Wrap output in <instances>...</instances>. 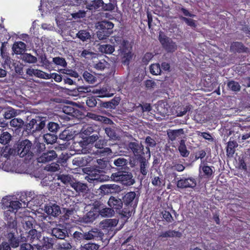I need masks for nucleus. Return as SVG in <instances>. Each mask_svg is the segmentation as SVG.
<instances>
[{"instance_id":"nucleus-1","label":"nucleus","mask_w":250,"mask_h":250,"mask_svg":"<svg viewBox=\"0 0 250 250\" xmlns=\"http://www.w3.org/2000/svg\"><path fill=\"white\" fill-rule=\"evenodd\" d=\"M28 239L30 237L31 243L38 250H47L52 248L54 241L52 238L48 237H43L40 240L37 237V231L36 229H31L28 231Z\"/></svg>"},{"instance_id":"nucleus-2","label":"nucleus","mask_w":250,"mask_h":250,"mask_svg":"<svg viewBox=\"0 0 250 250\" xmlns=\"http://www.w3.org/2000/svg\"><path fill=\"white\" fill-rule=\"evenodd\" d=\"M32 143L29 140L25 139L19 141L15 144L12 148L11 153L17 154L21 157H25L26 159L32 158Z\"/></svg>"},{"instance_id":"nucleus-3","label":"nucleus","mask_w":250,"mask_h":250,"mask_svg":"<svg viewBox=\"0 0 250 250\" xmlns=\"http://www.w3.org/2000/svg\"><path fill=\"white\" fill-rule=\"evenodd\" d=\"M122 201L124 206V213L127 218L130 217L132 213L134 212L138 204V199L134 191L126 193L122 197Z\"/></svg>"},{"instance_id":"nucleus-4","label":"nucleus","mask_w":250,"mask_h":250,"mask_svg":"<svg viewBox=\"0 0 250 250\" xmlns=\"http://www.w3.org/2000/svg\"><path fill=\"white\" fill-rule=\"evenodd\" d=\"M99 129V126L95 125L88 124L83 127L81 132L86 136L85 138L87 144H92L98 140Z\"/></svg>"},{"instance_id":"nucleus-5","label":"nucleus","mask_w":250,"mask_h":250,"mask_svg":"<svg viewBox=\"0 0 250 250\" xmlns=\"http://www.w3.org/2000/svg\"><path fill=\"white\" fill-rule=\"evenodd\" d=\"M85 171L87 174L88 180L90 182H102L108 180L109 176L106 175L103 170L93 167H86Z\"/></svg>"},{"instance_id":"nucleus-6","label":"nucleus","mask_w":250,"mask_h":250,"mask_svg":"<svg viewBox=\"0 0 250 250\" xmlns=\"http://www.w3.org/2000/svg\"><path fill=\"white\" fill-rule=\"evenodd\" d=\"M111 178L114 181L120 182L126 186H131L135 183L132 173L125 170H119L112 173Z\"/></svg>"},{"instance_id":"nucleus-7","label":"nucleus","mask_w":250,"mask_h":250,"mask_svg":"<svg viewBox=\"0 0 250 250\" xmlns=\"http://www.w3.org/2000/svg\"><path fill=\"white\" fill-rule=\"evenodd\" d=\"M46 122L45 118L36 116L27 124L25 125V129L26 131L32 133L40 131L45 127Z\"/></svg>"},{"instance_id":"nucleus-8","label":"nucleus","mask_w":250,"mask_h":250,"mask_svg":"<svg viewBox=\"0 0 250 250\" xmlns=\"http://www.w3.org/2000/svg\"><path fill=\"white\" fill-rule=\"evenodd\" d=\"M158 40L163 48L168 53H173L177 49V45L175 42L167 36L162 31L159 33Z\"/></svg>"},{"instance_id":"nucleus-9","label":"nucleus","mask_w":250,"mask_h":250,"mask_svg":"<svg viewBox=\"0 0 250 250\" xmlns=\"http://www.w3.org/2000/svg\"><path fill=\"white\" fill-rule=\"evenodd\" d=\"M107 203L111 209H113L115 212L118 213L122 217L127 218V215H125L124 212V206L122 199L114 196H111Z\"/></svg>"},{"instance_id":"nucleus-10","label":"nucleus","mask_w":250,"mask_h":250,"mask_svg":"<svg viewBox=\"0 0 250 250\" xmlns=\"http://www.w3.org/2000/svg\"><path fill=\"white\" fill-rule=\"evenodd\" d=\"M128 150H130L134 154L133 160H137L145 157L144 146L139 142H131L127 145Z\"/></svg>"},{"instance_id":"nucleus-11","label":"nucleus","mask_w":250,"mask_h":250,"mask_svg":"<svg viewBox=\"0 0 250 250\" xmlns=\"http://www.w3.org/2000/svg\"><path fill=\"white\" fill-rule=\"evenodd\" d=\"M4 219L7 222V230L16 231L17 229V221L16 214L14 212L5 211Z\"/></svg>"},{"instance_id":"nucleus-12","label":"nucleus","mask_w":250,"mask_h":250,"mask_svg":"<svg viewBox=\"0 0 250 250\" xmlns=\"http://www.w3.org/2000/svg\"><path fill=\"white\" fill-rule=\"evenodd\" d=\"M95 147L97 148L95 154L99 156H105L110 153L111 150L110 148L105 147L107 142L104 139H100L95 141Z\"/></svg>"},{"instance_id":"nucleus-13","label":"nucleus","mask_w":250,"mask_h":250,"mask_svg":"<svg viewBox=\"0 0 250 250\" xmlns=\"http://www.w3.org/2000/svg\"><path fill=\"white\" fill-rule=\"evenodd\" d=\"M230 51L234 54H249L250 49L247 47L242 42H233L230 45Z\"/></svg>"},{"instance_id":"nucleus-14","label":"nucleus","mask_w":250,"mask_h":250,"mask_svg":"<svg viewBox=\"0 0 250 250\" xmlns=\"http://www.w3.org/2000/svg\"><path fill=\"white\" fill-rule=\"evenodd\" d=\"M130 165L132 167L138 165L140 166V173L143 176V178H145L148 173V163L145 157L140 158L137 160L130 161Z\"/></svg>"},{"instance_id":"nucleus-15","label":"nucleus","mask_w":250,"mask_h":250,"mask_svg":"<svg viewBox=\"0 0 250 250\" xmlns=\"http://www.w3.org/2000/svg\"><path fill=\"white\" fill-rule=\"evenodd\" d=\"M2 201L3 208L5 210V211L14 212L16 214L18 209L21 206V204L19 201H9L8 199L3 198Z\"/></svg>"},{"instance_id":"nucleus-16","label":"nucleus","mask_w":250,"mask_h":250,"mask_svg":"<svg viewBox=\"0 0 250 250\" xmlns=\"http://www.w3.org/2000/svg\"><path fill=\"white\" fill-rule=\"evenodd\" d=\"M57 157L56 151L52 150L43 152L37 159L40 163H46L54 160Z\"/></svg>"},{"instance_id":"nucleus-17","label":"nucleus","mask_w":250,"mask_h":250,"mask_svg":"<svg viewBox=\"0 0 250 250\" xmlns=\"http://www.w3.org/2000/svg\"><path fill=\"white\" fill-rule=\"evenodd\" d=\"M150 179L152 185L157 188L162 189L165 186V179L160 172L158 173V175H153L151 173Z\"/></svg>"},{"instance_id":"nucleus-18","label":"nucleus","mask_w":250,"mask_h":250,"mask_svg":"<svg viewBox=\"0 0 250 250\" xmlns=\"http://www.w3.org/2000/svg\"><path fill=\"white\" fill-rule=\"evenodd\" d=\"M196 186V181L192 178L181 179L177 181V186L179 188H193Z\"/></svg>"},{"instance_id":"nucleus-19","label":"nucleus","mask_w":250,"mask_h":250,"mask_svg":"<svg viewBox=\"0 0 250 250\" xmlns=\"http://www.w3.org/2000/svg\"><path fill=\"white\" fill-rule=\"evenodd\" d=\"M52 234L58 239H64L68 234L66 228L63 226L58 225L56 228L52 229Z\"/></svg>"},{"instance_id":"nucleus-20","label":"nucleus","mask_w":250,"mask_h":250,"mask_svg":"<svg viewBox=\"0 0 250 250\" xmlns=\"http://www.w3.org/2000/svg\"><path fill=\"white\" fill-rule=\"evenodd\" d=\"M46 213L50 216L57 217L61 213L60 207L56 204L49 203L45 206Z\"/></svg>"},{"instance_id":"nucleus-21","label":"nucleus","mask_w":250,"mask_h":250,"mask_svg":"<svg viewBox=\"0 0 250 250\" xmlns=\"http://www.w3.org/2000/svg\"><path fill=\"white\" fill-rule=\"evenodd\" d=\"M26 73L30 76H34L40 79L46 80L51 79V76L49 74L39 69L29 68L27 70Z\"/></svg>"},{"instance_id":"nucleus-22","label":"nucleus","mask_w":250,"mask_h":250,"mask_svg":"<svg viewBox=\"0 0 250 250\" xmlns=\"http://www.w3.org/2000/svg\"><path fill=\"white\" fill-rule=\"evenodd\" d=\"M103 234L97 229H92L88 232L83 233L84 240H90L95 239L96 240L102 239Z\"/></svg>"},{"instance_id":"nucleus-23","label":"nucleus","mask_w":250,"mask_h":250,"mask_svg":"<svg viewBox=\"0 0 250 250\" xmlns=\"http://www.w3.org/2000/svg\"><path fill=\"white\" fill-rule=\"evenodd\" d=\"M119 187L115 184L103 185L100 186L98 190L102 195H107L115 191Z\"/></svg>"},{"instance_id":"nucleus-24","label":"nucleus","mask_w":250,"mask_h":250,"mask_svg":"<svg viewBox=\"0 0 250 250\" xmlns=\"http://www.w3.org/2000/svg\"><path fill=\"white\" fill-rule=\"evenodd\" d=\"M98 211L91 209L82 218L81 222L85 223L93 222L99 216Z\"/></svg>"},{"instance_id":"nucleus-25","label":"nucleus","mask_w":250,"mask_h":250,"mask_svg":"<svg viewBox=\"0 0 250 250\" xmlns=\"http://www.w3.org/2000/svg\"><path fill=\"white\" fill-rule=\"evenodd\" d=\"M7 238L10 242L11 246L13 248H17L19 246V239L16 237L18 234L17 229L16 231L13 230L7 231Z\"/></svg>"},{"instance_id":"nucleus-26","label":"nucleus","mask_w":250,"mask_h":250,"mask_svg":"<svg viewBox=\"0 0 250 250\" xmlns=\"http://www.w3.org/2000/svg\"><path fill=\"white\" fill-rule=\"evenodd\" d=\"M45 146L43 143H36L34 145L32 144V157L34 156H39L45 150Z\"/></svg>"},{"instance_id":"nucleus-27","label":"nucleus","mask_w":250,"mask_h":250,"mask_svg":"<svg viewBox=\"0 0 250 250\" xmlns=\"http://www.w3.org/2000/svg\"><path fill=\"white\" fill-rule=\"evenodd\" d=\"M120 100L119 97H115L110 101L102 103L100 106L105 108L114 109L119 104Z\"/></svg>"},{"instance_id":"nucleus-28","label":"nucleus","mask_w":250,"mask_h":250,"mask_svg":"<svg viewBox=\"0 0 250 250\" xmlns=\"http://www.w3.org/2000/svg\"><path fill=\"white\" fill-rule=\"evenodd\" d=\"M90 162L89 158L86 156L82 157L79 156L75 158L72 160V164L79 167H83L86 166Z\"/></svg>"},{"instance_id":"nucleus-29","label":"nucleus","mask_w":250,"mask_h":250,"mask_svg":"<svg viewBox=\"0 0 250 250\" xmlns=\"http://www.w3.org/2000/svg\"><path fill=\"white\" fill-rule=\"evenodd\" d=\"M26 44L22 42H15L12 47L14 52L16 54H23L26 50Z\"/></svg>"},{"instance_id":"nucleus-30","label":"nucleus","mask_w":250,"mask_h":250,"mask_svg":"<svg viewBox=\"0 0 250 250\" xmlns=\"http://www.w3.org/2000/svg\"><path fill=\"white\" fill-rule=\"evenodd\" d=\"M182 233L179 231L174 230H168L166 231L162 232L159 235L160 238H168V237H180Z\"/></svg>"},{"instance_id":"nucleus-31","label":"nucleus","mask_w":250,"mask_h":250,"mask_svg":"<svg viewBox=\"0 0 250 250\" xmlns=\"http://www.w3.org/2000/svg\"><path fill=\"white\" fill-rule=\"evenodd\" d=\"M71 187L75 189L77 192H85L87 189V186L86 184L77 182L70 183Z\"/></svg>"},{"instance_id":"nucleus-32","label":"nucleus","mask_w":250,"mask_h":250,"mask_svg":"<svg viewBox=\"0 0 250 250\" xmlns=\"http://www.w3.org/2000/svg\"><path fill=\"white\" fill-rule=\"evenodd\" d=\"M104 4V2L103 0H94L90 3L86 4V8L90 11H95Z\"/></svg>"},{"instance_id":"nucleus-33","label":"nucleus","mask_w":250,"mask_h":250,"mask_svg":"<svg viewBox=\"0 0 250 250\" xmlns=\"http://www.w3.org/2000/svg\"><path fill=\"white\" fill-rule=\"evenodd\" d=\"M238 146L236 141H229L227 146V155L228 157H233L235 153V148Z\"/></svg>"},{"instance_id":"nucleus-34","label":"nucleus","mask_w":250,"mask_h":250,"mask_svg":"<svg viewBox=\"0 0 250 250\" xmlns=\"http://www.w3.org/2000/svg\"><path fill=\"white\" fill-rule=\"evenodd\" d=\"M92 92L98 94L100 97H110L113 96V94L110 93L106 87L94 89Z\"/></svg>"},{"instance_id":"nucleus-35","label":"nucleus","mask_w":250,"mask_h":250,"mask_svg":"<svg viewBox=\"0 0 250 250\" xmlns=\"http://www.w3.org/2000/svg\"><path fill=\"white\" fill-rule=\"evenodd\" d=\"M33 222L34 219L33 217L31 216H27L23 218L22 221V224L23 228L26 230L29 229V231L31 229H33Z\"/></svg>"},{"instance_id":"nucleus-36","label":"nucleus","mask_w":250,"mask_h":250,"mask_svg":"<svg viewBox=\"0 0 250 250\" xmlns=\"http://www.w3.org/2000/svg\"><path fill=\"white\" fill-rule=\"evenodd\" d=\"M74 138L73 133L69 129H65L59 135V139L65 141H68Z\"/></svg>"},{"instance_id":"nucleus-37","label":"nucleus","mask_w":250,"mask_h":250,"mask_svg":"<svg viewBox=\"0 0 250 250\" xmlns=\"http://www.w3.org/2000/svg\"><path fill=\"white\" fill-rule=\"evenodd\" d=\"M178 150L182 157H188L189 154V151L187 150V146L185 144V141L181 139L179 142L178 146Z\"/></svg>"},{"instance_id":"nucleus-38","label":"nucleus","mask_w":250,"mask_h":250,"mask_svg":"<svg viewBox=\"0 0 250 250\" xmlns=\"http://www.w3.org/2000/svg\"><path fill=\"white\" fill-rule=\"evenodd\" d=\"M115 213V211L113 209H111V208H107L105 205L104 207L102 208L101 211L99 212V216L104 217H109L112 216Z\"/></svg>"},{"instance_id":"nucleus-39","label":"nucleus","mask_w":250,"mask_h":250,"mask_svg":"<svg viewBox=\"0 0 250 250\" xmlns=\"http://www.w3.org/2000/svg\"><path fill=\"white\" fill-rule=\"evenodd\" d=\"M100 225L103 229H108L109 228L111 229L112 227L116 226L117 222L116 220L114 219H106L102 221Z\"/></svg>"},{"instance_id":"nucleus-40","label":"nucleus","mask_w":250,"mask_h":250,"mask_svg":"<svg viewBox=\"0 0 250 250\" xmlns=\"http://www.w3.org/2000/svg\"><path fill=\"white\" fill-rule=\"evenodd\" d=\"M184 132L183 129L170 130L167 132V135L169 139L172 141L175 140L181 134Z\"/></svg>"},{"instance_id":"nucleus-41","label":"nucleus","mask_w":250,"mask_h":250,"mask_svg":"<svg viewBox=\"0 0 250 250\" xmlns=\"http://www.w3.org/2000/svg\"><path fill=\"white\" fill-rule=\"evenodd\" d=\"M84 80L88 83L93 84L97 81V78L87 71H85L83 75Z\"/></svg>"},{"instance_id":"nucleus-42","label":"nucleus","mask_w":250,"mask_h":250,"mask_svg":"<svg viewBox=\"0 0 250 250\" xmlns=\"http://www.w3.org/2000/svg\"><path fill=\"white\" fill-rule=\"evenodd\" d=\"M18 115V110L10 107L4 112L3 116L5 119H10L16 117Z\"/></svg>"},{"instance_id":"nucleus-43","label":"nucleus","mask_w":250,"mask_h":250,"mask_svg":"<svg viewBox=\"0 0 250 250\" xmlns=\"http://www.w3.org/2000/svg\"><path fill=\"white\" fill-rule=\"evenodd\" d=\"M127 160L124 158L120 157L114 160V165L119 169H123L124 167H126L127 164Z\"/></svg>"},{"instance_id":"nucleus-44","label":"nucleus","mask_w":250,"mask_h":250,"mask_svg":"<svg viewBox=\"0 0 250 250\" xmlns=\"http://www.w3.org/2000/svg\"><path fill=\"white\" fill-rule=\"evenodd\" d=\"M57 138V136L54 133H46L43 135L44 140L47 144H53L56 142Z\"/></svg>"},{"instance_id":"nucleus-45","label":"nucleus","mask_w":250,"mask_h":250,"mask_svg":"<svg viewBox=\"0 0 250 250\" xmlns=\"http://www.w3.org/2000/svg\"><path fill=\"white\" fill-rule=\"evenodd\" d=\"M228 88L234 92H238L240 90L241 86L238 82L233 80L229 81L227 83Z\"/></svg>"},{"instance_id":"nucleus-46","label":"nucleus","mask_w":250,"mask_h":250,"mask_svg":"<svg viewBox=\"0 0 250 250\" xmlns=\"http://www.w3.org/2000/svg\"><path fill=\"white\" fill-rule=\"evenodd\" d=\"M77 37L82 41L84 42L90 39L91 35L90 33L86 30H81L77 34Z\"/></svg>"},{"instance_id":"nucleus-47","label":"nucleus","mask_w":250,"mask_h":250,"mask_svg":"<svg viewBox=\"0 0 250 250\" xmlns=\"http://www.w3.org/2000/svg\"><path fill=\"white\" fill-rule=\"evenodd\" d=\"M100 51L105 54H111L114 51V47L110 44H103L99 47Z\"/></svg>"},{"instance_id":"nucleus-48","label":"nucleus","mask_w":250,"mask_h":250,"mask_svg":"<svg viewBox=\"0 0 250 250\" xmlns=\"http://www.w3.org/2000/svg\"><path fill=\"white\" fill-rule=\"evenodd\" d=\"M11 134L7 131H3L0 136V143L3 145L7 144L11 140Z\"/></svg>"},{"instance_id":"nucleus-49","label":"nucleus","mask_w":250,"mask_h":250,"mask_svg":"<svg viewBox=\"0 0 250 250\" xmlns=\"http://www.w3.org/2000/svg\"><path fill=\"white\" fill-rule=\"evenodd\" d=\"M24 125L23 121L21 118H13L10 122V125L12 127L17 129L21 128Z\"/></svg>"},{"instance_id":"nucleus-50","label":"nucleus","mask_w":250,"mask_h":250,"mask_svg":"<svg viewBox=\"0 0 250 250\" xmlns=\"http://www.w3.org/2000/svg\"><path fill=\"white\" fill-rule=\"evenodd\" d=\"M112 34V31H107V30L101 28V30L97 32V37L100 40H103L107 39Z\"/></svg>"},{"instance_id":"nucleus-51","label":"nucleus","mask_w":250,"mask_h":250,"mask_svg":"<svg viewBox=\"0 0 250 250\" xmlns=\"http://www.w3.org/2000/svg\"><path fill=\"white\" fill-rule=\"evenodd\" d=\"M22 59L24 62L29 63H34L37 62V58L29 53L23 54Z\"/></svg>"},{"instance_id":"nucleus-52","label":"nucleus","mask_w":250,"mask_h":250,"mask_svg":"<svg viewBox=\"0 0 250 250\" xmlns=\"http://www.w3.org/2000/svg\"><path fill=\"white\" fill-rule=\"evenodd\" d=\"M132 109L131 111L134 110L135 108L140 107L143 112H149L151 110V106L150 104L146 103L142 105L141 104H139L137 106L135 104H133Z\"/></svg>"},{"instance_id":"nucleus-53","label":"nucleus","mask_w":250,"mask_h":250,"mask_svg":"<svg viewBox=\"0 0 250 250\" xmlns=\"http://www.w3.org/2000/svg\"><path fill=\"white\" fill-rule=\"evenodd\" d=\"M150 72L153 75H160L161 72V68L159 63L152 64L150 67Z\"/></svg>"},{"instance_id":"nucleus-54","label":"nucleus","mask_w":250,"mask_h":250,"mask_svg":"<svg viewBox=\"0 0 250 250\" xmlns=\"http://www.w3.org/2000/svg\"><path fill=\"white\" fill-rule=\"evenodd\" d=\"M72 248L71 243L65 241L62 243H58L56 245V249L58 250H69Z\"/></svg>"},{"instance_id":"nucleus-55","label":"nucleus","mask_w":250,"mask_h":250,"mask_svg":"<svg viewBox=\"0 0 250 250\" xmlns=\"http://www.w3.org/2000/svg\"><path fill=\"white\" fill-rule=\"evenodd\" d=\"M53 62L57 65L63 67L67 66V62L64 58L60 57H56L53 58Z\"/></svg>"},{"instance_id":"nucleus-56","label":"nucleus","mask_w":250,"mask_h":250,"mask_svg":"<svg viewBox=\"0 0 250 250\" xmlns=\"http://www.w3.org/2000/svg\"><path fill=\"white\" fill-rule=\"evenodd\" d=\"M105 132L107 136L112 140H116L118 138L117 134L114 128L111 127H106L105 128Z\"/></svg>"},{"instance_id":"nucleus-57","label":"nucleus","mask_w":250,"mask_h":250,"mask_svg":"<svg viewBox=\"0 0 250 250\" xmlns=\"http://www.w3.org/2000/svg\"><path fill=\"white\" fill-rule=\"evenodd\" d=\"M99 248V245L94 243H87L83 246H82L81 250H98Z\"/></svg>"},{"instance_id":"nucleus-58","label":"nucleus","mask_w":250,"mask_h":250,"mask_svg":"<svg viewBox=\"0 0 250 250\" xmlns=\"http://www.w3.org/2000/svg\"><path fill=\"white\" fill-rule=\"evenodd\" d=\"M101 28H103V29H105V30H107V31H112V33H113V28L114 27V24L109 21H103L100 24Z\"/></svg>"},{"instance_id":"nucleus-59","label":"nucleus","mask_w":250,"mask_h":250,"mask_svg":"<svg viewBox=\"0 0 250 250\" xmlns=\"http://www.w3.org/2000/svg\"><path fill=\"white\" fill-rule=\"evenodd\" d=\"M162 218L163 220L167 223H171L174 221L173 217L172 216L170 213L167 211L164 210L162 212Z\"/></svg>"},{"instance_id":"nucleus-60","label":"nucleus","mask_w":250,"mask_h":250,"mask_svg":"<svg viewBox=\"0 0 250 250\" xmlns=\"http://www.w3.org/2000/svg\"><path fill=\"white\" fill-rule=\"evenodd\" d=\"M145 143L147 146L146 148L147 149V151L149 152V154H150V150L149 147H153L155 146L156 144V142L151 137L147 136L146 138Z\"/></svg>"},{"instance_id":"nucleus-61","label":"nucleus","mask_w":250,"mask_h":250,"mask_svg":"<svg viewBox=\"0 0 250 250\" xmlns=\"http://www.w3.org/2000/svg\"><path fill=\"white\" fill-rule=\"evenodd\" d=\"M104 204H103L101 201L96 200L93 202L92 204V208L91 209L94 210L95 211H98V213L99 214V212L101 211L102 208L104 207Z\"/></svg>"},{"instance_id":"nucleus-62","label":"nucleus","mask_w":250,"mask_h":250,"mask_svg":"<svg viewBox=\"0 0 250 250\" xmlns=\"http://www.w3.org/2000/svg\"><path fill=\"white\" fill-rule=\"evenodd\" d=\"M48 129L52 133H56L60 128V125L58 124L50 122L47 124Z\"/></svg>"},{"instance_id":"nucleus-63","label":"nucleus","mask_w":250,"mask_h":250,"mask_svg":"<svg viewBox=\"0 0 250 250\" xmlns=\"http://www.w3.org/2000/svg\"><path fill=\"white\" fill-rule=\"evenodd\" d=\"M97 98L94 96L89 97L86 101V105L90 107H94L97 104Z\"/></svg>"},{"instance_id":"nucleus-64","label":"nucleus","mask_w":250,"mask_h":250,"mask_svg":"<svg viewBox=\"0 0 250 250\" xmlns=\"http://www.w3.org/2000/svg\"><path fill=\"white\" fill-rule=\"evenodd\" d=\"M58 179L61 180L64 184H70L71 182H72L71 176L69 175H60L58 176Z\"/></svg>"}]
</instances>
